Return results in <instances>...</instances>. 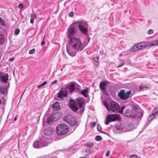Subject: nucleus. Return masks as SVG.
Listing matches in <instances>:
<instances>
[{"label": "nucleus", "mask_w": 158, "mask_h": 158, "mask_svg": "<svg viewBox=\"0 0 158 158\" xmlns=\"http://www.w3.org/2000/svg\"><path fill=\"white\" fill-rule=\"evenodd\" d=\"M84 99L82 98H79L75 100L70 99L69 105L73 110L75 112L78 111V113L82 114L84 110Z\"/></svg>", "instance_id": "obj_1"}, {"label": "nucleus", "mask_w": 158, "mask_h": 158, "mask_svg": "<svg viewBox=\"0 0 158 158\" xmlns=\"http://www.w3.org/2000/svg\"><path fill=\"white\" fill-rule=\"evenodd\" d=\"M71 48L75 50L81 51L83 49V46L80 39L72 37L69 40Z\"/></svg>", "instance_id": "obj_2"}, {"label": "nucleus", "mask_w": 158, "mask_h": 158, "mask_svg": "<svg viewBox=\"0 0 158 158\" xmlns=\"http://www.w3.org/2000/svg\"><path fill=\"white\" fill-rule=\"evenodd\" d=\"M104 106L109 111L111 110L114 112H117L119 110L120 106L114 102H110L109 105H108L104 101Z\"/></svg>", "instance_id": "obj_3"}, {"label": "nucleus", "mask_w": 158, "mask_h": 158, "mask_svg": "<svg viewBox=\"0 0 158 158\" xmlns=\"http://www.w3.org/2000/svg\"><path fill=\"white\" fill-rule=\"evenodd\" d=\"M68 126L64 124H60L58 125L56 128V133L59 135L66 134L69 130Z\"/></svg>", "instance_id": "obj_4"}, {"label": "nucleus", "mask_w": 158, "mask_h": 158, "mask_svg": "<svg viewBox=\"0 0 158 158\" xmlns=\"http://www.w3.org/2000/svg\"><path fill=\"white\" fill-rule=\"evenodd\" d=\"M78 30L76 26H71L68 29V31L67 32V36L69 39L73 37L74 35H76Z\"/></svg>", "instance_id": "obj_5"}, {"label": "nucleus", "mask_w": 158, "mask_h": 158, "mask_svg": "<svg viewBox=\"0 0 158 158\" xmlns=\"http://www.w3.org/2000/svg\"><path fill=\"white\" fill-rule=\"evenodd\" d=\"M78 28L83 34L86 35L88 33V24L85 22H81L78 23Z\"/></svg>", "instance_id": "obj_6"}, {"label": "nucleus", "mask_w": 158, "mask_h": 158, "mask_svg": "<svg viewBox=\"0 0 158 158\" xmlns=\"http://www.w3.org/2000/svg\"><path fill=\"white\" fill-rule=\"evenodd\" d=\"M131 93V91L129 90L127 92H125L124 89H122L118 94V96L119 98L123 100L128 99Z\"/></svg>", "instance_id": "obj_7"}, {"label": "nucleus", "mask_w": 158, "mask_h": 158, "mask_svg": "<svg viewBox=\"0 0 158 158\" xmlns=\"http://www.w3.org/2000/svg\"><path fill=\"white\" fill-rule=\"evenodd\" d=\"M49 143L44 140H40L35 141L33 143V147L35 148H39L42 147L47 146Z\"/></svg>", "instance_id": "obj_8"}, {"label": "nucleus", "mask_w": 158, "mask_h": 158, "mask_svg": "<svg viewBox=\"0 0 158 158\" xmlns=\"http://www.w3.org/2000/svg\"><path fill=\"white\" fill-rule=\"evenodd\" d=\"M64 119L71 126H74L77 123L76 118L71 115H69L65 116L64 118Z\"/></svg>", "instance_id": "obj_9"}, {"label": "nucleus", "mask_w": 158, "mask_h": 158, "mask_svg": "<svg viewBox=\"0 0 158 158\" xmlns=\"http://www.w3.org/2000/svg\"><path fill=\"white\" fill-rule=\"evenodd\" d=\"M68 86L64 88H62L59 92L57 94V96L61 99H63L64 97H66L68 95V92L67 90Z\"/></svg>", "instance_id": "obj_10"}, {"label": "nucleus", "mask_w": 158, "mask_h": 158, "mask_svg": "<svg viewBox=\"0 0 158 158\" xmlns=\"http://www.w3.org/2000/svg\"><path fill=\"white\" fill-rule=\"evenodd\" d=\"M108 120L110 122H112L116 120H119L120 119V115L117 114H110L107 116Z\"/></svg>", "instance_id": "obj_11"}, {"label": "nucleus", "mask_w": 158, "mask_h": 158, "mask_svg": "<svg viewBox=\"0 0 158 158\" xmlns=\"http://www.w3.org/2000/svg\"><path fill=\"white\" fill-rule=\"evenodd\" d=\"M109 84V82L106 81H101L100 82L99 87L102 92L104 93H106L107 92L106 86Z\"/></svg>", "instance_id": "obj_12"}, {"label": "nucleus", "mask_w": 158, "mask_h": 158, "mask_svg": "<svg viewBox=\"0 0 158 158\" xmlns=\"http://www.w3.org/2000/svg\"><path fill=\"white\" fill-rule=\"evenodd\" d=\"M136 112L135 110H131L129 109L126 110L124 112V115L127 117H135L136 115Z\"/></svg>", "instance_id": "obj_13"}, {"label": "nucleus", "mask_w": 158, "mask_h": 158, "mask_svg": "<svg viewBox=\"0 0 158 158\" xmlns=\"http://www.w3.org/2000/svg\"><path fill=\"white\" fill-rule=\"evenodd\" d=\"M149 42H140L137 44L139 50L143 49L149 45Z\"/></svg>", "instance_id": "obj_14"}, {"label": "nucleus", "mask_w": 158, "mask_h": 158, "mask_svg": "<svg viewBox=\"0 0 158 158\" xmlns=\"http://www.w3.org/2000/svg\"><path fill=\"white\" fill-rule=\"evenodd\" d=\"M8 79V75L2 72H0V80L2 82H6Z\"/></svg>", "instance_id": "obj_15"}, {"label": "nucleus", "mask_w": 158, "mask_h": 158, "mask_svg": "<svg viewBox=\"0 0 158 158\" xmlns=\"http://www.w3.org/2000/svg\"><path fill=\"white\" fill-rule=\"evenodd\" d=\"M158 115V106L156 107L152 111V113L149 116L148 118L152 117L151 119L154 118L156 115Z\"/></svg>", "instance_id": "obj_16"}, {"label": "nucleus", "mask_w": 158, "mask_h": 158, "mask_svg": "<svg viewBox=\"0 0 158 158\" xmlns=\"http://www.w3.org/2000/svg\"><path fill=\"white\" fill-rule=\"evenodd\" d=\"M57 113H55L53 115L50 116L48 118V120L49 123H50L54 121H57L59 119V117H57L56 118V116L57 115Z\"/></svg>", "instance_id": "obj_17"}, {"label": "nucleus", "mask_w": 158, "mask_h": 158, "mask_svg": "<svg viewBox=\"0 0 158 158\" xmlns=\"http://www.w3.org/2000/svg\"><path fill=\"white\" fill-rule=\"evenodd\" d=\"M53 129L50 127L47 128L44 131V134L45 135H52L53 132Z\"/></svg>", "instance_id": "obj_18"}, {"label": "nucleus", "mask_w": 158, "mask_h": 158, "mask_svg": "<svg viewBox=\"0 0 158 158\" xmlns=\"http://www.w3.org/2000/svg\"><path fill=\"white\" fill-rule=\"evenodd\" d=\"M73 49L67 48V51L68 54L71 56L73 57L75 56L77 52L73 50Z\"/></svg>", "instance_id": "obj_19"}, {"label": "nucleus", "mask_w": 158, "mask_h": 158, "mask_svg": "<svg viewBox=\"0 0 158 158\" xmlns=\"http://www.w3.org/2000/svg\"><path fill=\"white\" fill-rule=\"evenodd\" d=\"M7 89L6 88L3 87L2 86L0 87V93L2 95L4 96L7 94ZM3 96L2 97H3Z\"/></svg>", "instance_id": "obj_20"}, {"label": "nucleus", "mask_w": 158, "mask_h": 158, "mask_svg": "<svg viewBox=\"0 0 158 158\" xmlns=\"http://www.w3.org/2000/svg\"><path fill=\"white\" fill-rule=\"evenodd\" d=\"M60 103L57 102H55L53 105V108L56 110H58L60 109Z\"/></svg>", "instance_id": "obj_21"}, {"label": "nucleus", "mask_w": 158, "mask_h": 158, "mask_svg": "<svg viewBox=\"0 0 158 158\" xmlns=\"http://www.w3.org/2000/svg\"><path fill=\"white\" fill-rule=\"evenodd\" d=\"M89 89L86 88L83 89L81 92V94H83L85 97H87L89 93Z\"/></svg>", "instance_id": "obj_22"}, {"label": "nucleus", "mask_w": 158, "mask_h": 158, "mask_svg": "<svg viewBox=\"0 0 158 158\" xmlns=\"http://www.w3.org/2000/svg\"><path fill=\"white\" fill-rule=\"evenodd\" d=\"M75 85L74 83L71 84L69 86H68L67 89H69L70 92L72 93L75 89Z\"/></svg>", "instance_id": "obj_23"}, {"label": "nucleus", "mask_w": 158, "mask_h": 158, "mask_svg": "<svg viewBox=\"0 0 158 158\" xmlns=\"http://www.w3.org/2000/svg\"><path fill=\"white\" fill-rule=\"evenodd\" d=\"M37 17V15L35 14L32 13L31 15L30 23H33L34 22V19Z\"/></svg>", "instance_id": "obj_24"}, {"label": "nucleus", "mask_w": 158, "mask_h": 158, "mask_svg": "<svg viewBox=\"0 0 158 158\" xmlns=\"http://www.w3.org/2000/svg\"><path fill=\"white\" fill-rule=\"evenodd\" d=\"M157 45H158V40L150 43L149 42V45H150V46H153Z\"/></svg>", "instance_id": "obj_25"}, {"label": "nucleus", "mask_w": 158, "mask_h": 158, "mask_svg": "<svg viewBox=\"0 0 158 158\" xmlns=\"http://www.w3.org/2000/svg\"><path fill=\"white\" fill-rule=\"evenodd\" d=\"M137 45V44L134 45L131 48V51L132 52H134L137 50H138V48Z\"/></svg>", "instance_id": "obj_26"}, {"label": "nucleus", "mask_w": 158, "mask_h": 158, "mask_svg": "<svg viewBox=\"0 0 158 158\" xmlns=\"http://www.w3.org/2000/svg\"><path fill=\"white\" fill-rule=\"evenodd\" d=\"M123 128V127L120 124H118L115 126V128L117 130H121Z\"/></svg>", "instance_id": "obj_27"}, {"label": "nucleus", "mask_w": 158, "mask_h": 158, "mask_svg": "<svg viewBox=\"0 0 158 158\" xmlns=\"http://www.w3.org/2000/svg\"><path fill=\"white\" fill-rule=\"evenodd\" d=\"M143 112L142 111L138 112L136 114V115L139 118H141L143 116Z\"/></svg>", "instance_id": "obj_28"}, {"label": "nucleus", "mask_w": 158, "mask_h": 158, "mask_svg": "<svg viewBox=\"0 0 158 158\" xmlns=\"http://www.w3.org/2000/svg\"><path fill=\"white\" fill-rule=\"evenodd\" d=\"M4 41V37L3 35L0 34V44H2Z\"/></svg>", "instance_id": "obj_29"}, {"label": "nucleus", "mask_w": 158, "mask_h": 158, "mask_svg": "<svg viewBox=\"0 0 158 158\" xmlns=\"http://www.w3.org/2000/svg\"><path fill=\"white\" fill-rule=\"evenodd\" d=\"M119 64L117 65V67L119 68L123 65L124 64V62L123 60L120 59L119 60Z\"/></svg>", "instance_id": "obj_30"}, {"label": "nucleus", "mask_w": 158, "mask_h": 158, "mask_svg": "<svg viewBox=\"0 0 158 158\" xmlns=\"http://www.w3.org/2000/svg\"><path fill=\"white\" fill-rule=\"evenodd\" d=\"M147 88V87H145V86L143 85L142 84H141L139 86V90H144L146 89Z\"/></svg>", "instance_id": "obj_31"}, {"label": "nucleus", "mask_w": 158, "mask_h": 158, "mask_svg": "<svg viewBox=\"0 0 158 158\" xmlns=\"http://www.w3.org/2000/svg\"><path fill=\"white\" fill-rule=\"evenodd\" d=\"M46 83H47V81H45L43 83H42L40 85H37V88H39L42 87V86L45 85L46 84Z\"/></svg>", "instance_id": "obj_32"}, {"label": "nucleus", "mask_w": 158, "mask_h": 158, "mask_svg": "<svg viewBox=\"0 0 158 158\" xmlns=\"http://www.w3.org/2000/svg\"><path fill=\"white\" fill-rule=\"evenodd\" d=\"M95 139L97 141H100L102 140V138L99 136H97L95 137Z\"/></svg>", "instance_id": "obj_33"}, {"label": "nucleus", "mask_w": 158, "mask_h": 158, "mask_svg": "<svg viewBox=\"0 0 158 158\" xmlns=\"http://www.w3.org/2000/svg\"><path fill=\"white\" fill-rule=\"evenodd\" d=\"M91 147L89 146L86 149V152L88 153H90L91 152Z\"/></svg>", "instance_id": "obj_34"}, {"label": "nucleus", "mask_w": 158, "mask_h": 158, "mask_svg": "<svg viewBox=\"0 0 158 158\" xmlns=\"http://www.w3.org/2000/svg\"><path fill=\"white\" fill-rule=\"evenodd\" d=\"M19 32V30L18 29H16L15 32V35H17Z\"/></svg>", "instance_id": "obj_35"}, {"label": "nucleus", "mask_w": 158, "mask_h": 158, "mask_svg": "<svg viewBox=\"0 0 158 158\" xmlns=\"http://www.w3.org/2000/svg\"><path fill=\"white\" fill-rule=\"evenodd\" d=\"M130 158H138V156L137 155H132L128 156Z\"/></svg>", "instance_id": "obj_36"}, {"label": "nucleus", "mask_w": 158, "mask_h": 158, "mask_svg": "<svg viewBox=\"0 0 158 158\" xmlns=\"http://www.w3.org/2000/svg\"><path fill=\"white\" fill-rule=\"evenodd\" d=\"M97 130L98 131L101 132L102 128L99 125H97Z\"/></svg>", "instance_id": "obj_37"}, {"label": "nucleus", "mask_w": 158, "mask_h": 158, "mask_svg": "<svg viewBox=\"0 0 158 158\" xmlns=\"http://www.w3.org/2000/svg\"><path fill=\"white\" fill-rule=\"evenodd\" d=\"M35 49H34V48L32 49L31 50L29 51V54H32L35 52Z\"/></svg>", "instance_id": "obj_38"}, {"label": "nucleus", "mask_w": 158, "mask_h": 158, "mask_svg": "<svg viewBox=\"0 0 158 158\" xmlns=\"http://www.w3.org/2000/svg\"><path fill=\"white\" fill-rule=\"evenodd\" d=\"M125 106H123L122 107L121 109H120L118 111V112H119V113H121V114L122 113H123V110L125 109Z\"/></svg>", "instance_id": "obj_39"}, {"label": "nucleus", "mask_w": 158, "mask_h": 158, "mask_svg": "<svg viewBox=\"0 0 158 158\" xmlns=\"http://www.w3.org/2000/svg\"><path fill=\"white\" fill-rule=\"evenodd\" d=\"M153 33V31L152 29L149 30L148 31V33L149 35H151Z\"/></svg>", "instance_id": "obj_40"}, {"label": "nucleus", "mask_w": 158, "mask_h": 158, "mask_svg": "<svg viewBox=\"0 0 158 158\" xmlns=\"http://www.w3.org/2000/svg\"><path fill=\"white\" fill-rule=\"evenodd\" d=\"M95 125L96 123L95 122H93L91 123L90 127H93L95 126Z\"/></svg>", "instance_id": "obj_41"}, {"label": "nucleus", "mask_w": 158, "mask_h": 158, "mask_svg": "<svg viewBox=\"0 0 158 158\" xmlns=\"http://www.w3.org/2000/svg\"><path fill=\"white\" fill-rule=\"evenodd\" d=\"M0 24L2 25H4L5 24V22L2 19V20H1V21H0Z\"/></svg>", "instance_id": "obj_42"}, {"label": "nucleus", "mask_w": 158, "mask_h": 158, "mask_svg": "<svg viewBox=\"0 0 158 158\" xmlns=\"http://www.w3.org/2000/svg\"><path fill=\"white\" fill-rule=\"evenodd\" d=\"M110 150H108L106 152V156H109L110 155Z\"/></svg>", "instance_id": "obj_43"}, {"label": "nucleus", "mask_w": 158, "mask_h": 158, "mask_svg": "<svg viewBox=\"0 0 158 158\" xmlns=\"http://www.w3.org/2000/svg\"><path fill=\"white\" fill-rule=\"evenodd\" d=\"M44 37L41 43V45L42 46L44 45L45 44V42L44 40Z\"/></svg>", "instance_id": "obj_44"}, {"label": "nucleus", "mask_w": 158, "mask_h": 158, "mask_svg": "<svg viewBox=\"0 0 158 158\" xmlns=\"http://www.w3.org/2000/svg\"><path fill=\"white\" fill-rule=\"evenodd\" d=\"M23 7V5L22 4H19L18 5V7L20 8H21Z\"/></svg>", "instance_id": "obj_45"}, {"label": "nucleus", "mask_w": 158, "mask_h": 158, "mask_svg": "<svg viewBox=\"0 0 158 158\" xmlns=\"http://www.w3.org/2000/svg\"><path fill=\"white\" fill-rule=\"evenodd\" d=\"M98 57H95V58H94V61L96 62H98Z\"/></svg>", "instance_id": "obj_46"}, {"label": "nucleus", "mask_w": 158, "mask_h": 158, "mask_svg": "<svg viewBox=\"0 0 158 158\" xmlns=\"http://www.w3.org/2000/svg\"><path fill=\"white\" fill-rule=\"evenodd\" d=\"M109 122H110L108 120V119L107 118V119L106 120V122H105L106 124V125L109 124Z\"/></svg>", "instance_id": "obj_47"}, {"label": "nucleus", "mask_w": 158, "mask_h": 158, "mask_svg": "<svg viewBox=\"0 0 158 158\" xmlns=\"http://www.w3.org/2000/svg\"><path fill=\"white\" fill-rule=\"evenodd\" d=\"M73 15V12H71L69 14V16H72Z\"/></svg>", "instance_id": "obj_48"}, {"label": "nucleus", "mask_w": 158, "mask_h": 158, "mask_svg": "<svg viewBox=\"0 0 158 158\" xmlns=\"http://www.w3.org/2000/svg\"><path fill=\"white\" fill-rule=\"evenodd\" d=\"M15 59V58L14 57L11 58L9 59V61H13Z\"/></svg>", "instance_id": "obj_49"}, {"label": "nucleus", "mask_w": 158, "mask_h": 158, "mask_svg": "<svg viewBox=\"0 0 158 158\" xmlns=\"http://www.w3.org/2000/svg\"><path fill=\"white\" fill-rule=\"evenodd\" d=\"M57 82V80H55L54 81L52 82V83H51V84L52 85H53L55 83H56V82Z\"/></svg>", "instance_id": "obj_50"}, {"label": "nucleus", "mask_w": 158, "mask_h": 158, "mask_svg": "<svg viewBox=\"0 0 158 158\" xmlns=\"http://www.w3.org/2000/svg\"><path fill=\"white\" fill-rule=\"evenodd\" d=\"M103 50H102L100 51V53L102 54L103 53Z\"/></svg>", "instance_id": "obj_51"}, {"label": "nucleus", "mask_w": 158, "mask_h": 158, "mask_svg": "<svg viewBox=\"0 0 158 158\" xmlns=\"http://www.w3.org/2000/svg\"><path fill=\"white\" fill-rule=\"evenodd\" d=\"M16 119H17V117H15V118L14 119V121H16Z\"/></svg>", "instance_id": "obj_52"}, {"label": "nucleus", "mask_w": 158, "mask_h": 158, "mask_svg": "<svg viewBox=\"0 0 158 158\" xmlns=\"http://www.w3.org/2000/svg\"><path fill=\"white\" fill-rule=\"evenodd\" d=\"M80 158H85V156H83V157H81Z\"/></svg>", "instance_id": "obj_53"}, {"label": "nucleus", "mask_w": 158, "mask_h": 158, "mask_svg": "<svg viewBox=\"0 0 158 158\" xmlns=\"http://www.w3.org/2000/svg\"><path fill=\"white\" fill-rule=\"evenodd\" d=\"M2 19V18L0 17V21H1V20Z\"/></svg>", "instance_id": "obj_54"}, {"label": "nucleus", "mask_w": 158, "mask_h": 158, "mask_svg": "<svg viewBox=\"0 0 158 158\" xmlns=\"http://www.w3.org/2000/svg\"><path fill=\"white\" fill-rule=\"evenodd\" d=\"M25 90H26V89H25L24 90V92H23V93H24V92L25 91Z\"/></svg>", "instance_id": "obj_55"}, {"label": "nucleus", "mask_w": 158, "mask_h": 158, "mask_svg": "<svg viewBox=\"0 0 158 158\" xmlns=\"http://www.w3.org/2000/svg\"><path fill=\"white\" fill-rule=\"evenodd\" d=\"M102 132V133H105V132Z\"/></svg>", "instance_id": "obj_56"}]
</instances>
